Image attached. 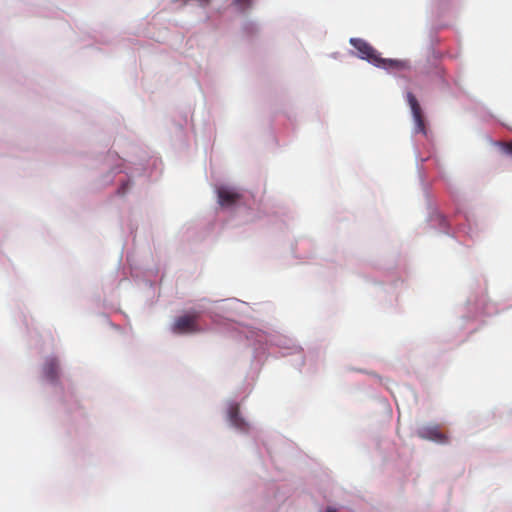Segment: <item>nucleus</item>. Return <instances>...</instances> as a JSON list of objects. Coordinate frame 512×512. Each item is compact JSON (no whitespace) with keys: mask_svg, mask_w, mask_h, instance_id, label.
Returning <instances> with one entry per match:
<instances>
[{"mask_svg":"<svg viewBox=\"0 0 512 512\" xmlns=\"http://www.w3.org/2000/svg\"><path fill=\"white\" fill-rule=\"evenodd\" d=\"M350 44L357 50L361 59L367 60L376 67L384 69H403L406 67L405 62L380 57L378 52L363 39L351 38Z\"/></svg>","mask_w":512,"mask_h":512,"instance_id":"1","label":"nucleus"},{"mask_svg":"<svg viewBox=\"0 0 512 512\" xmlns=\"http://www.w3.org/2000/svg\"><path fill=\"white\" fill-rule=\"evenodd\" d=\"M197 319V314L180 316L175 320L172 330L178 334L198 333L201 329L198 327Z\"/></svg>","mask_w":512,"mask_h":512,"instance_id":"2","label":"nucleus"},{"mask_svg":"<svg viewBox=\"0 0 512 512\" xmlns=\"http://www.w3.org/2000/svg\"><path fill=\"white\" fill-rule=\"evenodd\" d=\"M407 102L411 108V112L413 115L414 123H415V132L426 134V125L424 116L422 113V109L418 100L412 92H408L406 95Z\"/></svg>","mask_w":512,"mask_h":512,"instance_id":"3","label":"nucleus"},{"mask_svg":"<svg viewBox=\"0 0 512 512\" xmlns=\"http://www.w3.org/2000/svg\"><path fill=\"white\" fill-rule=\"evenodd\" d=\"M43 373L45 378L50 382H56L59 379L60 367L56 358L46 359L43 366Z\"/></svg>","mask_w":512,"mask_h":512,"instance_id":"4","label":"nucleus"},{"mask_svg":"<svg viewBox=\"0 0 512 512\" xmlns=\"http://www.w3.org/2000/svg\"><path fill=\"white\" fill-rule=\"evenodd\" d=\"M228 418L232 426L235 428L246 431L248 430V424L246 421L240 416L239 405L234 403L231 404L228 410Z\"/></svg>","mask_w":512,"mask_h":512,"instance_id":"5","label":"nucleus"},{"mask_svg":"<svg viewBox=\"0 0 512 512\" xmlns=\"http://www.w3.org/2000/svg\"><path fill=\"white\" fill-rule=\"evenodd\" d=\"M240 198L241 195L232 189L226 187H221L218 189V202L221 206H231L235 204Z\"/></svg>","mask_w":512,"mask_h":512,"instance_id":"6","label":"nucleus"},{"mask_svg":"<svg viewBox=\"0 0 512 512\" xmlns=\"http://www.w3.org/2000/svg\"><path fill=\"white\" fill-rule=\"evenodd\" d=\"M419 436L423 439H428L439 443L448 442L447 436L443 434L436 426L422 428L419 431Z\"/></svg>","mask_w":512,"mask_h":512,"instance_id":"7","label":"nucleus"},{"mask_svg":"<svg viewBox=\"0 0 512 512\" xmlns=\"http://www.w3.org/2000/svg\"><path fill=\"white\" fill-rule=\"evenodd\" d=\"M498 145L502 148L503 152L512 155V141L510 142H499Z\"/></svg>","mask_w":512,"mask_h":512,"instance_id":"8","label":"nucleus"},{"mask_svg":"<svg viewBox=\"0 0 512 512\" xmlns=\"http://www.w3.org/2000/svg\"><path fill=\"white\" fill-rule=\"evenodd\" d=\"M236 4L241 7H245L248 5V0H236Z\"/></svg>","mask_w":512,"mask_h":512,"instance_id":"9","label":"nucleus"},{"mask_svg":"<svg viewBox=\"0 0 512 512\" xmlns=\"http://www.w3.org/2000/svg\"><path fill=\"white\" fill-rule=\"evenodd\" d=\"M325 512H336L334 508L328 507Z\"/></svg>","mask_w":512,"mask_h":512,"instance_id":"10","label":"nucleus"},{"mask_svg":"<svg viewBox=\"0 0 512 512\" xmlns=\"http://www.w3.org/2000/svg\"><path fill=\"white\" fill-rule=\"evenodd\" d=\"M209 0H199L201 4H207Z\"/></svg>","mask_w":512,"mask_h":512,"instance_id":"11","label":"nucleus"},{"mask_svg":"<svg viewBox=\"0 0 512 512\" xmlns=\"http://www.w3.org/2000/svg\"><path fill=\"white\" fill-rule=\"evenodd\" d=\"M118 193H122V194H123V193H124V187L120 188V189L118 190Z\"/></svg>","mask_w":512,"mask_h":512,"instance_id":"12","label":"nucleus"}]
</instances>
